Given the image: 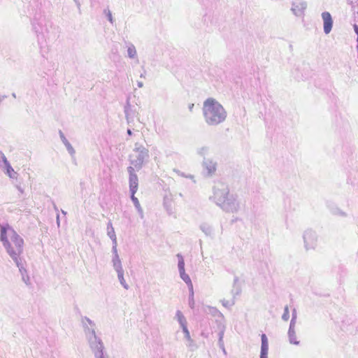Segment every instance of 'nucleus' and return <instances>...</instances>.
Wrapping results in <instances>:
<instances>
[{"label": "nucleus", "instance_id": "f257e3e1", "mask_svg": "<svg viewBox=\"0 0 358 358\" xmlns=\"http://www.w3.org/2000/svg\"><path fill=\"white\" fill-rule=\"evenodd\" d=\"M0 241L9 257L15 263L19 271L22 268V258L21 257L24 250L23 238L8 224H0Z\"/></svg>", "mask_w": 358, "mask_h": 358}, {"label": "nucleus", "instance_id": "f03ea898", "mask_svg": "<svg viewBox=\"0 0 358 358\" xmlns=\"http://www.w3.org/2000/svg\"><path fill=\"white\" fill-rule=\"evenodd\" d=\"M81 324L86 339L90 348L93 352L94 357L101 356V352L104 350L103 343L100 338L96 334V324L89 317L84 316L81 317Z\"/></svg>", "mask_w": 358, "mask_h": 358}, {"label": "nucleus", "instance_id": "7ed1b4c3", "mask_svg": "<svg viewBox=\"0 0 358 358\" xmlns=\"http://www.w3.org/2000/svg\"><path fill=\"white\" fill-rule=\"evenodd\" d=\"M204 116L208 124H215L224 120L226 112L218 102L208 99L204 103Z\"/></svg>", "mask_w": 358, "mask_h": 358}, {"label": "nucleus", "instance_id": "20e7f679", "mask_svg": "<svg viewBox=\"0 0 358 358\" xmlns=\"http://www.w3.org/2000/svg\"><path fill=\"white\" fill-rule=\"evenodd\" d=\"M48 22L45 17L41 16L38 19L34 18L32 26L34 30L38 45L43 51V49L45 48L46 35L48 33Z\"/></svg>", "mask_w": 358, "mask_h": 358}, {"label": "nucleus", "instance_id": "39448f33", "mask_svg": "<svg viewBox=\"0 0 358 358\" xmlns=\"http://www.w3.org/2000/svg\"><path fill=\"white\" fill-rule=\"evenodd\" d=\"M150 157L149 150L139 143L134 144L133 154L130 155V163L137 170H140L143 164L148 160Z\"/></svg>", "mask_w": 358, "mask_h": 358}, {"label": "nucleus", "instance_id": "423d86ee", "mask_svg": "<svg viewBox=\"0 0 358 358\" xmlns=\"http://www.w3.org/2000/svg\"><path fill=\"white\" fill-rule=\"evenodd\" d=\"M0 167L3 168L6 170V173L10 178H16L17 176V172L14 171V169L10 166L9 162L8 161L6 157L3 154L2 151L0 150Z\"/></svg>", "mask_w": 358, "mask_h": 358}, {"label": "nucleus", "instance_id": "0eeeda50", "mask_svg": "<svg viewBox=\"0 0 358 358\" xmlns=\"http://www.w3.org/2000/svg\"><path fill=\"white\" fill-rule=\"evenodd\" d=\"M322 18L324 22V31L328 34L331 31L333 27V19L329 12H323L322 13Z\"/></svg>", "mask_w": 358, "mask_h": 358}, {"label": "nucleus", "instance_id": "6e6552de", "mask_svg": "<svg viewBox=\"0 0 358 358\" xmlns=\"http://www.w3.org/2000/svg\"><path fill=\"white\" fill-rule=\"evenodd\" d=\"M124 113L127 120V123L130 124L133 121L136 115V111L133 109L131 106L129 100L127 101V104L124 106Z\"/></svg>", "mask_w": 358, "mask_h": 358}, {"label": "nucleus", "instance_id": "1a4fd4ad", "mask_svg": "<svg viewBox=\"0 0 358 358\" xmlns=\"http://www.w3.org/2000/svg\"><path fill=\"white\" fill-rule=\"evenodd\" d=\"M261 338H262V347H261L260 358H267V355H268V339L265 334H262L261 336Z\"/></svg>", "mask_w": 358, "mask_h": 358}, {"label": "nucleus", "instance_id": "9d476101", "mask_svg": "<svg viewBox=\"0 0 358 358\" xmlns=\"http://www.w3.org/2000/svg\"><path fill=\"white\" fill-rule=\"evenodd\" d=\"M138 187V179L137 175L129 176V191L131 194H136Z\"/></svg>", "mask_w": 358, "mask_h": 358}, {"label": "nucleus", "instance_id": "9b49d317", "mask_svg": "<svg viewBox=\"0 0 358 358\" xmlns=\"http://www.w3.org/2000/svg\"><path fill=\"white\" fill-rule=\"evenodd\" d=\"M59 134L60 138H61L62 143L64 144L69 153L72 157L74 156L76 151H75L74 148H73V146L71 145V144L69 142V141L65 137L64 133L61 130H59Z\"/></svg>", "mask_w": 358, "mask_h": 358}, {"label": "nucleus", "instance_id": "f8f14e48", "mask_svg": "<svg viewBox=\"0 0 358 358\" xmlns=\"http://www.w3.org/2000/svg\"><path fill=\"white\" fill-rule=\"evenodd\" d=\"M180 278L187 285L189 291L193 294V285L189 276L185 273V268L178 269Z\"/></svg>", "mask_w": 358, "mask_h": 358}, {"label": "nucleus", "instance_id": "ddd939ff", "mask_svg": "<svg viewBox=\"0 0 358 358\" xmlns=\"http://www.w3.org/2000/svg\"><path fill=\"white\" fill-rule=\"evenodd\" d=\"M131 199L132 202L134 203V205L136 207L138 213H139L141 218H143V209L141 206L138 199L135 196V194H131Z\"/></svg>", "mask_w": 358, "mask_h": 358}, {"label": "nucleus", "instance_id": "4468645a", "mask_svg": "<svg viewBox=\"0 0 358 358\" xmlns=\"http://www.w3.org/2000/svg\"><path fill=\"white\" fill-rule=\"evenodd\" d=\"M175 318L180 324L181 328L187 326L186 318L180 310H177Z\"/></svg>", "mask_w": 358, "mask_h": 358}, {"label": "nucleus", "instance_id": "2eb2a0df", "mask_svg": "<svg viewBox=\"0 0 358 358\" xmlns=\"http://www.w3.org/2000/svg\"><path fill=\"white\" fill-rule=\"evenodd\" d=\"M112 263L115 271L122 270V263L119 256L113 257Z\"/></svg>", "mask_w": 358, "mask_h": 358}, {"label": "nucleus", "instance_id": "dca6fc26", "mask_svg": "<svg viewBox=\"0 0 358 358\" xmlns=\"http://www.w3.org/2000/svg\"><path fill=\"white\" fill-rule=\"evenodd\" d=\"M117 273V278H118V280L120 282V284L122 285V287L126 289H129V285L126 282L124 278V270H120V271H116Z\"/></svg>", "mask_w": 358, "mask_h": 358}, {"label": "nucleus", "instance_id": "f3484780", "mask_svg": "<svg viewBox=\"0 0 358 358\" xmlns=\"http://www.w3.org/2000/svg\"><path fill=\"white\" fill-rule=\"evenodd\" d=\"M127 54L129 58L134 59L136 56V50L133 44H130L127 48Z\"/></svg>", "mask_w": 358, "mask_h": 358}, {"label": "nucleus", "instance_id": "a211bd4d", "mask_svg": "<svg viewBox=\"0 0 358 358\" xmlns=\"http://www.w3.org/2000/svg\"><path fill=\"white\" fill-rule=\"evenodd\" d=\"M289 338L290 343L295 344V345L299 344V342L296 341V336L295 331L291 327L289 329Z\"/></svg>", "mask_w": 358, "mask_h": 358}, {"label": "nucleus", "instance_id": "6ab92c4d", "mask_svg": "<svg viewBox=\"0 0 358 358\" xmlns=\"http://www.w3.org/2000/svg\"><path fill=\"white\" fill-rule=\"evenodd\" d=\"M107 235L110 238H115L116 236L114 228L113 227L112 222H109L107 224Z\"/></svg>", "mask_w": 358, "mask_h": 358}, {"label": "nucleus", "instance_id": "aec40b11", "mask_svg": "<svg viewBox=\"0 0 358 358\" xmlns=\"http://www.w3.org/2000/svg\"><path fill=\"white\" fill-rule=\"evenodd\" d=\"M24 270L22 271H20L21 275H22V280L27 284L28 285L29 283V275H27V270L25 269V268L24 267V264L22 263V270Z\"/></svg>", "mask_w": 358, "mask_h": 358}, {"label": "nucleus", "instance_id": "412c9836", "mask_svg": "<svg viewBox=\"0 0 358 358\" xmlns=\"http://www.w3.org/2000/svg\"><path fill=\"white\" fill-rule=\"evenodd\" d=\"M206 168L207 169V173L208 175L212 174L215 171V164L211 162H209L208 163H206Z\"/></svg>", "mask_w": 358, "mask_h": 358}, {"label": "nucleus", "instance_id": "4be33fe9", "mask_svg": "<svg viewBox=\"0 0 358 358\" xmlns=\"http://www.w3.org/2000/svg\"><path fill=\"white\" fill-rule=\"evenodd\" d=\"M177 257H178V269L185 268V261H184V259H183V257L182 256V255L178 254Z\"/></svg>", "mask_w": 358, "mask_h": 358}, {"label": "nucleus", "instance_id": "5701e85b", "mask_svg": "<svg viewBox=\"0 0 358 358\" xmlns=\"http://www.w3.org/2000/svg\"><path fill=\"white\" fill-rule=\"evenodd\" d=\"M182 331H183V333L185 334V338L187 340V341L192 343V339L191 338L189 331V330L187 329V326L183 327L182 328Z\"/></svg>", "mask_w": 358, "mask_h": 358}, {"label": "nucleus", "instance_id": "b1692460", "mask_svg": "<svg viewBox=\"0 0 358 358\" xmlns=\"http://www.w3.org/2000/svg\"><path fill=\"white\" fill-rule=\"evenodd\" d=\"M189 292V306L192 309H193L194 308V293L192 294L190 291Z\"/></svg>", "mask_w": 358, "mask_h": 358}, {"label": "nucleus", "instance_id": "393cba45", "mask_svg": "<svg viewBox=\"0 0 358 358\" xmlns=\"http://www.w3.org/2000/svg\"><path fill=\"white\" fill-rule=\"evenodd\" d=\"M103 12L106 14L108 21L111 24H113V18L111 12L109 10H106V9H105Z\"/></svg>", "mask_w": 358, "mask_h": 358}, {"label": "nucleus", "instance_id": "a878e982", "mask_svg": "<svg viewBox=\"0 0 358 358\" xmlns=\"http://www.w3.org/2000/svg\"><path fill=\"white\" fill-rule=\"evenodd\" d=\"M164 205L169 213H171V201L168 199L164 198Z\"/></svg>", "mask_w": 358, "mask_h": 358}, {"label": "nucleus", "instance_id": "bb28decb", "mask_svg": "<svg viewBox=\"0 0 358 358\" xmlns=\"http://www.w3.org/2000/svg\"><path fill=\"white\" fill-rule=\"evenodd\" d=\"M173 171L176 172L178 176H180L182 177L189 178H193V176H192V175L186 176L184 173L181 172L180 171L178 170V169H173Z\"/></svg>", "mask_w": 358, "mask_h": 358}, {"label": "nucleus", "instance_id": "cd10ccee", "mask_svg": "<svg viewBox=\"0 0 358 358\" xmlns=\"http://www.w3.org/2000/svg\"><path fill=\"white\" fill-rule=\"evenodd\" d=\"M127 171H128V172H129V176H131L132 175H136V174L134 173V167H132V166H129V167L127 168Z\"/></svg>", "mask_w": 358, "mask_h": 358}, {"label": "nucleus", "instance_id": "c85d7f7f", "mask_svg": "<svg viewBox=\"0 0 358 358\" xmlns=\"http://www.w3.org/2000/svg\"><path fill=\"white\" fill-rule=\"evenodd\" d=\"M127 171H128V172H129V176H131L132 175H136V174L134 173V167H132V166H129V167L127 168Z\"/></svg>", "mask_w": 358, "mask_h": 358}, {"label": "nucleus", "instance_id": "c756f323", "mask_svg": "<svg viewBox=\"0 0 358 358\" xmlns=\"http://www.w3.org/2000/svg\"><path fill=\"white\" fill-rule=\"evenodd\" d=\"M112 252H113V257L119 256L118 253H117V246L113 245Z\"/></svg>", "mask_w": 358, "mask_h": 358}, {"label": "nucleus", "instance_id": "7c9ffc66", "mask_svg": "<svg viewBox=\"0 0 358 358\" xmlns=\"http://www.w3.org/2000/svg\"><path fill=\"white\" fill-rule=\"evenodd\" d=\"M187 345L191 348V350H194L195 348V345L194 344V341H192V343L187 341Z\"/></svg>", "mask_w": 358, "mask_h": 358}, {"label": "nucleus", "instance_id": "2f4dec72", "mask_svg": "<svg viewBox=\"0 0 358 358\" xmlns=\"http://www.w3.org/2000/svg\"><path fill=\"white\" fill-rule=\"evenodd\" d=\"M112 242H113V245H115L117 246V237L115 236V238H110Z\"/></svg>", "mask_w": 358, "mask_h": 358}, {"label": "nucleus", "instance_id": "473e14b6", "mask_svg": "<svg viewBox=\"0 0 358 358\" xmlns=\"http://www.w3.org/2000/svg\"><path fill=\"white\" fill-rule=\"evenodd\" d=\"M73 1L76 3L78 10H80V3L79 0H73Z\"/></svg>", "mask_w": 358, "mask_h": 358}, {"label": "nucleus", "instance_id": "72a5a7b5", "mask_svg": "<svg viewBox=\"0 0 358 358\" xmlns=\"http://www.w3.org/2000/svg\"><path fill=\"white\" fill-rule=\"evenodd\" d=\"M137 85H138V87H143V83L141 81H138L137 82Z\"/></svg>", "mask_w": 358, "mask_h": 358}, {"label": "nucleus", "instance_id": "f704fd0d", "mask_svg": "<svg viewBox=\"0 0 358 358\" xmlns=\"http://www.w3.org/2000/svg\"><path fill=\"white\" fill-rule=\"evenodd\" d=\"M17 189H18V191L20 192V193H23L24 192V190L23 189L20 187V186H17Z\"/></svg>", "mask_w": 358, "mask_h": 358}, {"label": "nucleus", "instance_id": "c9c22d12", "mask_svg": "<svg viewBox=\"0 0 358 358\" xmlns=\"http://www.w3.org/2000/svg\"><path fill=\"white\" fill-rule=\"evenodd\" d=\"M95 358H107V357H104L103 351H102L101 352V355L100 357L99 356L95 357Z\"/></svg>", "mask_w": 358, "mask_h": 358}, {"label": "nucleus", "instance_id": "e433bc0d", "mask_svg": "<svg viewBox=\"0 0 358 358\" xmlns=\"http://www.w3.org/2000/svg\"><path fill=\"white\" fill-rule=\"evenodd\" d=\"M145 73H146V71H145V70H144V71H143V73H142L141 74L140 77H141V78H145Z\"/></svg>", "mask_w": 358, "mask_h": 358}, {"label": "nucleus", "instance_id": "4c0bfd02", "mask_svg": "<svg viewBox=\"0 0 358 358\" xmlns=\"http://www.w3.org/2000/svg\"><path fill=\"white\" fill-rule=\"evenodd\" d=\"M127 133L128 135L129 136H131L132 135V131L130 129H128L127 131Z\"/></svg>", "mask_w": 358, "mask_h": 358}, {"label": "nucleus", "instance_id": "58836bf2", "mask_svg": "<svg viewBox=\"0 0 358 358\" xmlns=\"http://www.w3.org/2000/svg\"><path fill=\"white\" fill-rule=\"evenodd\" d=\"M6 96H0V103L3 101V100L6 98Z\"/></svg>", "mask_w": 358, "mask_h": 358}, {"label": "nucleus", "instance_id": "ea45409f", "mask_svg": "<svg viewBox=\"0 0 358 358\" xmlns=\"http://www.w3.org/2000/svg\"><path fill=\"white\" fill-rule=\"evenodd\" d=\"M194 106V103H192V104H189V110H190V111H192V108H193Z\"/></svg>", "mask_w": 358, "mask_h": 358}, {"label": "nucleus", "instance_id": "a19ab883", "mask_svg": "<svg viewBox=\"0 0 358 358\" xmlns=\"http://www.w3.org/2000/svg\"><path fill=\"white\" fill-rule=\"evenodd\" d=\"M57 224L59 225V214H57Z\"/></svg>", "mask_w": 358, "mask_h": 358}, {"label": "nucleus", "instance_id": "79ce46f5", "mask_svg": "<svg viewBox=\"0 0 358 358\" xmlns=\"http://www.w3.org/2000/svg\"><path fill=\"white\" fill-rule=\"evenodd\" d=\"M355 29L356 33H357V35H358V27H357V26H355Z\"/></svg>", "mask_w": 358, "mask_h": 358}, {"label": "nucleus", "instance_id": "37998d69", "mask_svg": "<svg viewBox=\"0 0 358 358\" xmlns=\"http://www.w3.org/2000/svg\"><path fill=\"white\" fill-rule=\"evenodd\" d=\"M12 96H13V97L15 98L16 97L15 93H13Z\"/></svg>", "mask_w": 358, "mask_h": 358}, {"label": "nucleus", "instance_id": "c03bdc74", "mask_svg": "<svg viewBox=\"0 0 358 358\" xmlns=\"http://www.w3.org/2000/svg\"><path fill=\"white\" fill-rule=\"evenodd\" d=\"M0 162H1V164L3 165V164L2 162V158H0Z\"/></svg>", "mask_w": 358, "mask_h": 358}]
</instances>
